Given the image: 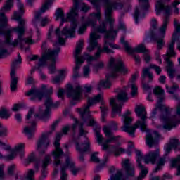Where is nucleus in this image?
<instances>
[{
    "label": "nucleus",
    "instance_id": "1",
    "mask_svg": "<svg viewBox=\"0 0 180 180\" xmlns=\"http://www.w3.org/2000/svg\"><path fill=\"white\" fill-rule=\"evenodd\" d=\"M12 6H13V0H8L0 11V36L6 37V43L7 44H10V46H13L14 47L20 44V49H23V43L33 44V39L30 37L23 38L25 32V23L26 22L22 18L23 13H25V11L23 10L25 6L19 1L18 2L19 12H14L13 17L14 20L18 22V26L13 29L6 30L8 18L5 16V12L11 11Z\"/></svg>",
    "mask_w": 180,
    "mask_h": 180
},
{
    "label": "nucleus",
    "instance_id": "2",
    "mask_svg": "<svg viewBox=\"0 0 180 180\" xmlns=\"http://www.w3.org/2000/svg\"><path fill=\"white\" fill-rule=\"evenodd\" d=\"M106 1L105 4V19L110 23V30L107 32L106 34L104 37V44L103 49L101 47H98V51L95 53L94 56H89L87 53H85V56L86 58L87 63H91L92 61H97L101 58V54L102 53H106L107 54H110V53H114V51L110 49H113L114 50L120 49L119 45H116L112 41L115 40L116 37V34L117 33V30H113V23L115 22V20L112 18V13H113V9L119 11L123 8V4L122 2H109L108 0Z\"/></svg>",
    "mask_w": 180,
    "mask_h": 180
},
{
    "label": "nucleus",
    "instance_id": "3",
    "mask_svg": "<svg viewBox=\"0 0 180 180\" xmlns=\"http://www.w3.org/2000/svg\"><path fill=\"white\" fill-rule=\"evenodd\" d=\"M135 112L138 117H140L141 120L136 122L134 126H130L133 122V119L130 117V111L127 110L123 115L124 126L121 127L122 131L129 133L132 137H134V132L136 129H139V126L141 131H146L147 130V111L146 108L143 105H136L135 108Z\"/></svg>",
    "mask_w": 180,
    "mask_h": 180
},
{
    "label": "nucleus",
    "instance_id": "4",
    "mask_svg": "<svg viewBox=\"0 0 180 180\" xmlns=\"http://www.w3.org/2000/svg\"><path fill=\"white\" fill-rule=\"evenodd\" d=\"M78 8H79V6L78 5V0H73V6L72 7L70 12L67 13L66 18H64V11L61 8H58L56 10V20L61 19L60 26H63L64 22H72L70 29L65 27L61 32V34L66 37H74L75 30L77 29V25L78 23Z\"/></svg>",
    "mask_w": 180,
    "mask_h": 180
},
{
    "label": "nucleus",
    "instance_id": "5",
    "mask_svg": "<svg viewBox=\"0 0 180 180\" xmlns=\"http://www.w3.org/2000/svg\"><path fill=\"white\" fill-rule=\"evenodd\" d=\"M109 69L111 71L110 74L106 75L105 80H101L98 84V89L101 91V88L103 87L105 89H108L112 86L110 79H115L117 77V72L120 74H127V68L123 65V62L120 59L115 60V58H110Z\"/></svg>",
    "mask_w": 180,
    "mask_h": 180
},
{
    "label": "nucleus",
    "instance_id": "6",
    "mask_svg": "<svg viewBox=\"0 0 180 180\" xmlns=\"http://www.w3.org/2000/svg\"><path fill=\"white\" fill-rule=\"evenodd\" d=\"M113 130L115 131L117 130V124L115 121H112L110 124L105 125L103 127V131L107 138L105 142H103V136L101 134V131L98 129L95 131L96 141L98 143L99 146L103 147L102 150L103 151H106V150L109 149V143L116 141L120 137L114 135Z\"/></svg>",
    "mask_w": 180,
    "mask_h": 180
},
{
    "label": "nucleus",
    "instance_id": "7",
    "mask_svg": "<svg viewBox=\"0 0 180 180\" xmlns=\"http://www.w3.org/2000/svg\"><path fill=\"white\" fill-rule=\"evenodd\" d=\"M103 97L102 94H97L94 98H89L87 101V105H84L82 108H78L77 110L82 117V120L84 122V123H87L88 126H95L96 122L92 115H91V112L89 111V108L93 105H96V103H99V102L103 103Z\"/></svg>",
    "mask_w": 180,
    "mask_h": 180
},
{
    "label": "nucleus",
    "instance_id": "8",
    "mask_svg": "<svg viewBox=\"0 0 180 180\" xmlns=\"http://www.w3.org/2000/svg\"><path fill=\"white\" fill-rule=\"evenodd\" d=\"M156 15H160L162 11L165 12V18H163V22L161 27L159 28L158 34H160L162 37H165V32L167 27H168V23H169V14L171 13V8L168 6L164 5V0H158L155 4Z\"/></svg>",
    "mask_w": 180,
    "mask_h": 180
},
{
    "label": "nucleus",
    "instance_id": "9",
    "mask_svg": "<svg viewBox=\"0 0 180 180\" xmlns=\"http://www.w3.org/2000/svg\"><path fill=\"white\" fill-rule=\"evenodd\" d=\"M41 110H39V114L34 115V108H30L28 113L26 116L27 123L31 125H28L24 127V133L28 137V139H32L36 131V119H41Z\"/></svg>",
    "mask_w": 180,
    "mask_h": 180
},
{
    "label": "nucleus",
    "instance_id": "10",
    "mask_svg": "<svg viewBox=\"0 0 180 180\" xmlns=\"http://www.w3.org/2000/svg\"><path fill=\"white\" fill-rule=\"evenodd\" d=\"M128 101L129 96H127L126 90H120L116 96V98H110V105L112 106V115L117 113L119 116H122L120 114L122 112V108H123L124 102Z\"/></svg>",
    "mask_w": 180,
    "mask_h": 180
},
{
    "label": "nucleus",
    "instance_id": "11",
    "mask_svg": "<svg viewBox=\"0 0 180 180\" xmlns=\"http://www.w3.org/2000/svg\"><path fill=\"white\" fill-rule=\"evenodd\" d=\"M84 48V41L79 40L76 46V49L74 53L75 63L76 64L73 70V78L75 79L79 77V69L81 68V65L86 60V56L85 53L79 56L82 49Z\"/></svg>",
    "mask_w": 180,
    "mask_h": 180
},
{
    "label": "nucleus",
    "instance_id": "12",
    "mask_svg": "<svg viewBox=\"0 0 180 180\" xmlns=\"http://www.w3.org/2000/svg\"><path fill=\"white\" fill-rule=\"evenodd\" d=\"M60 122L59 120L55 121L51 127V131L42 134L39 140L37 143V150L39 151L41 155H43L46 153L47 148L50 146V140L49 139V136L51 134V131H54L56 130V127H57V124Z\"/></svg>",
    "mask_w": 180,
    "mask_h": 180
},
{
    "label": "nucleus",
    "instance_id": "13",
    "mask_svg": "<svg viewBox=\"0 0 180 180\" xmlns=\"http://www.w3.org/2000/svg\"><path fill=\"white\" fill-rule=\"evenodd\" d=\"M84 92V96H87L86 94H91L92 92V86L91 85L86 84L84 89L79 84L76 85L75 87L69 86L67 89L68 98H72L73 101H79L81 98V94Z\"/></svg>",
    "mask_w": 180,
    "mask_h": 180
},
{
    "label": "nucleus",
    "instance_id": "14",
    "mask_svg": "<svg viewBox=\"0 0 180 180\" xmlns=\"http://www.w3.org/2000/svg\"><path fill=\"white\" fill-rule=\"evenodd\" d=\"M120 44H123L127 53H129V54H133V53H143L145 62L148 63L151 61V56L147 54V51H148V50L146 49L144 44H141L136 48L132 49L131 46H130L129 44V42L124 40V37H121Z\"/></svg>",
    "mask_w": 180,
    "mask_h": 180
},
{
    "label": "nucleus",
    "instance_id": "15",
    "mask_svg": "<svg viewBox=\"0 0 180 180\" xmlns=\"http://www.w3.org/2000/svg\"><path fill=\"white\" fill-rule=\"evenodd\" d=\"M61 137H63V134L58 133L56 134L54 142L55 150L51 153L54 158V165H56V167H58V165L61 164V161L60 160H61V157L64 155V150H63L60 147V141L61 140Z\"/></svg>",
    "mask_w": 180,
    "mask_h": 180
},
{
    "label": "nucleus",
    "instance_id": "16",
    "mask_svg": "<svg viewBox=\"0 0 180 180\" xmlns=\"http://www.w3.org/2000/svg\"><path fill=\"white\" fill-rule=\"evenodd\" d=\"M44 105L46 106V109L43 110V108H40L39 110H41V120L44 122H47L50 119V109L51 108H58L60 106V101H57L55 103H53V100L50 96H46Z\"/></svg>",
    "mask_w": 180,
    "mask_h": 180
},
{
    "label": "nucleus",
    "instance_id": "17",
    "mask_svg": "<svg viewBox=\"0 0 180 180\" xmlns=\"http://www.w3.org/2000/svg\"><path fill=\"white\" fill-rule=\"evenodd\" d=\"M19 64H22V57L20 56V54H18V59L14 60L11 65V72L10 73V75L11 77V83L10 86L12 92L16 91L18 81H19V78L16 77V68H18V65H19Z\"/></svg>",
    "mask_w": 180,
    "mask_h": 180
},
{
    "label": "nucleus",
    "instance_id": "18",
    "mask_svg": "<svg viewBox=\"0 0 180 180\" xmlns=\"http://www.w3.org/2000/svg\"><path fill=\"white\" fill-rule=\"evenodd\" d=\"M60 51H61V49L60 47H58L56 49L53 51L49 49L47 52H45L39 59L37 64V68L39 69L41 67H46V65H47V60H51L54 56H58Z\"/></svg>",
    "mask_w": 180,
    "mask_h": 180
},
{
    "label": "nucleus",
    "instance_id": "19",
    "mask_svg": "<svg viewBox=\"0 0 180 180\" xmlns=\"http://www.w3.org/2000/svg\"><path fill=\"white\" fill-rule=\"evenodd\" d=\"M139 2V6L136 7L134 14L136 23H139V16L140 13H144L150 9V1L148 0H138Z\"/></svg>",
    "mask_w": 180,
    "mask_h": 180
},
{
    "label": "nucleus",
    "instance_id": "20",
    "mask_svg": "<svg viewBox=\"0 0 180 180\" xmlns=\"http://www.w3.org/2000/svg\"><path fill=\"white\" fill-rule=\"evenodd\" d=\"M91 4L94 5L97 13L90 14V20L88 23L95 25L97 20H101V0H93L91 1Z\"/></svg>",
    "mask_w": 180,
    "mask_h": 180
},
{
    "label": "nucleus",
    "instance_id": "21",
    "mask_svg": "<svg viewBox=\"0 0 180 180\" xmlns=\"http://www.w3.org/2000/svg\"><path fill=\"white\" fill-rule=\"evenodd\" d=\"M122 168H124L125 171V179H127L129 178H134L136 174V169L134 168V165L130 162L129 159H124L122 160Z\"/></svg>",
    "mask_w": 180,
    "mask_h": 180
},
{
    "label": "nucleus",
    "instance_id": "22",
    "mask_svg": "<svg viewBox=\"0 0 180 180\" xmlns=\"http://www.w3.org/2000/svg\"><path fill=\"white\" fill-rule=\"evenodd\" d=\"M85 137V141L84 143H82V144H79L77 141H75V145L76 147V150L79 153L80 155L79 157V161L81 162H84V153H86L89 150V141H88V138Z\"/></svg>",
    "mask_w": 180,
    "mask_h": 180
},
{
    "label": "nucleus",
    "instance_id": "23",
    "mask_svg": "<svg viewBox=\"0 0 180 180\" xmlns=\"http://www.w3.org/2000/svg\"><path fill=\"white\" fill-rule=\"evenodd\" d=\"M53 2H54V0H46L44 4L42 5V6L40 8L39 11L35 12L34 18L32 20V23L34 25H37L39 20H40V18L41 16V13H44L53 5Z\"/></svg>",
    "mask_w": 180,
    "mask_h": 180
},
{
    "label": "nucleus",
    "instance_id": "24",
    "mask_svg": "<svg viewBox=\"0 0 180 180\" xmlns=\"http://www.w3.org/2000/svg\"><path fill=\"white\" fill-rule=\"evenodd\" d=\"M135 153L138 157V167L141 169V173L139 174V176L137 177L136 180H143V179L146 177V175L148 174V170L147 169V167H144V165L141 164V160H143L141 152L140 150H135Z\"/></svg>",
    "mask_w": 180,
    "mask_h": 180
},
{
    "label": "nucleus",
    "instance_id": "25",
    "mask_svg": "<svg viewBox=\"0 0 180 180\" xmlns=\"http://www.w3.org/2000/svg\"><path fill=\"white\" fill-rule=\"evenodd\" d=\"M25 95L27 96H31L30 101H41L43 99V96H44V91L41 89H36V87H32L30 90H29Z\"/></svg>",
    "mask_w": 180,
    "mask_h": 180
},
{
    "label": "nucleus",
    "instance_id": "26",
    "mask_svg": "<svg viewBox=\"0 0 180 180\" xmlns=\"http://www.w3.org/2000/svg\"><path fill=\"white\" fill-rule=\"evenodd\" d=\"M160 137V134L157 131L153 132H148L146 134V144L149 148H152L154 146H157V139Z\"/></svg>",
    "mask_w": 180,
    "mask_h": 180
},
{
    "label": "nucleus",
    "instance_id": "27",
    "mask_svg": "<svg viewBox=\"0 0 180 180\" xmlns=\"http://www.w3.org/2000/svg\"><path fill=\"white\" fill-rule=\"evenodd\" d=\"M160 157V149H156L155 151H150L144 157L145 164H150L151 162L153 165L155 164L157 159Z\"/></svg>",
    "mask_w": 180,
    "mask_h": 180
},
{
    "label": "nucleus",
    "instance_id": "28",
    "mask_svg": "<svg viewBox=\"0 0 180 180\" xmlns=\"http://www.w3.org/2000/svg\"><path fill=\"white\" fill-rule=\"evenodd\" d=\"M149 37L153 40H156L158 43V50H161L164 47L165 42H164V37L160 34H155L154 31L151 30L149 33Z\"/></svg>",
    "mask_w": 180,
    "mask_h": 180
},
{
    "label": "nucleus",
    "instance_id": "29",
    "mask_svg": "<svg viewBox=\"0 0 180 180\" xmlns=\"http://www.w3.org/2000/svg\"><path fill=\"white\" fill-rule=\"evenodd\" d=\"M101 36L98 35L96 32H92L90 34V45L87 47L88 51H94L95 47H98V39H100Z\"/></svg>",
    "mask_w": 180,
    "mask_h": 180
},
{
    "label": "nucleus",
    "instance_id": "30",
    "mask_svg": "<svg viewBox=\"0 0 180 180\" xmlns=\"http://www.w3.org/2000/svg\"><path fill=\"white\" fill-rule=\"evenodd\" d=\"M49 164H50V155H47L42 162V170L39 180H44L47 178V170H46V168H47Z\"/></svg>",
    "mask_w": 180,
    "mask_h": 180
},
{
    "label": "nucleus",
    "instance_id": "31",
    "mask_svg": "<svg viewBox=\"0 0 180 180\" xmlns=\"http://www.w3.org/2000/svg\"><path fill=\"white\" fill-rule=\"evenodd\" d=\"M27 164H30V162H35L34 168L37 171H39V168H40V160L36 158V155L34 153H31L28 158L27 159Z\"/></svg>",
    "mask_w": 180,
    "mask_h": 180
},
{
    "label": "nucleus",
    "instance_id": "32",
    "mask_svg": "<svg viewBox=\"0 0 180 180\" xmlns=\"http://www.w3.org/2000/svg\"><path fill=\"white\" fill-rule=\"evenodd\" d=\"M175 41H176V40L172 39V41L171 43L169 44L168 46V50H167V53L165 55V57H174L175 56V51L174 50V46L175 44Z\"/></svg>",
    "mask_w": 180,
    "mask_h": 180
},
{
    "label": "nucleus",
    "instance_id": "33",
    "mask_svg": "<svg viewBox=\"0 0 180 180\" xmlns=\"http://www.w3.org/2000/svg\"><path fill=\"white\" fill-rule=\"evenodd\" d=\"M171 167L176 168L177 173L176 176H179L180 175V155H179L176 159H174L171 161Z\"/></svg>",
    "mask_w": 180,
    "mask_h": 180
},
{
    "label": "nucleus",
    "instance_id": "34",
    "mask_svg": "<svg viewBox=\"0 0 180 180\" xmlns=\"http://www.w3.org/2000/svg\"><path fill=\"white\" fill-rule=\"evenodd\" d=\"M174 25L175 31L172 36V39H174V40L179 41V37H178L177 34L178 33H180V25L176 19H174Z\"/></svg>",
    "mask_w": 180,
    "mask_h": 180
},
{
    "label": "nucleus",
    "instance_id": "35",
    "mask_svg": "<svg viewBox=\"0 0 180 180\" xmlns=\"http://www.w3.org/2000/svg\"><path fill=\"white\" fill-rule=\"evenodd\" d=\"M146 77H148L150 81H153V78H154L153 73L150 72V69L148 68L143 69V74L141 76V82H144V79H146Z\"/></svg>",
    "mask_w": 180,
    "mask_h": 180
},
{
    "label": "nucleus",
    "instance_id": "36",
    "mask_svg": "<svg viewBox=\"0 0 180 180\" xmlns=\"http://www.w3.org/2000/svg\"><path fill=\"white\" fill-rule=\"evenodd\" d=\"M23 150H25V144L20 143L15 147L13 152L15 153V154H18V153H19L20 157V158H22L25 155V152L23 151Z\"/></svg>",
    "mask_w": 180,
    "mask_h": 180
},
{
    "label": "nucleus",
    "instance_id": "37",
    "mask_svg": "<svg viewBox=\"0 0 180 180\" xmlns=\"http://www.w3.org/2000/svg\"><path fill=\"white\" fill-rule=\"evenodd\" d=\"M91 19V17L89 18L87 21L86 22L85 24H83L79 29L78 34H84L85 33V30H86V27L87 26H93V27H95V25H96V22L94 24L92 23H88Z\"/></svg>",
    "mask_w": 180,
    "mask_h": 180
},
{
    "label": "nucleus",
    "instance_id": "38",
    "mask_svg": "<svg viewBox=\"0 0 180 180\" xmlns=\"http://www.w3.org/2000/svg\"><path fill=\"white\" fill-rule=\"evenodd\" d=\"M58 56H53L52 59H51V63L48 67L49 70H50V74H54L56 72V63L57 62V57Z\"/></svg>",
    "mask_w": 180,
    "mask_h": 180
},
{
    "label": "nucleus",
    "instance_id": "39",
    "mask_svg": "<svg viewBox=\"0 0 180 180\" xmlns=\"http://www.w3.org/2000/svg\"><path fill=\"white\" fill-rule=\"evenodd\" d=\"M64 72H65V71L63 70H60L59 71L60 75H58V76L55 77L52 79V82L53 84H60V82H62L63 79H64V78L65 77V75H64Z\"/></svg>",
    "mask_w": 180,
    "mask_h": 180
},
{
    "label": "nucleus",
    "instance_id": "40",
    "mask_svg": "<svg viewBox=\"0 0 180 180\" xmlns=\"http://www.w3.org/2000/svg\"><path fill=\"white\" fill-rule=\"evenodd\" d=\"M101 110V116H102V122H106V115H108V112L109 109L108 107L105 105V103H102V106L100 107Z\"/></svg>",
    "mask_w": 180,
    "mask_h": 180
},
{
    "label": "nucleus",
    "instance_id": "41",
    "mask_svg": "<svg viewBox=\"0 0 180 180\" xmlns=\"http://www.w3.org/2000/svg\"><path fill=\"white\" fill-rule=\"evenodd\" d=\"M0 117L1 119H9L11 117V114H9V110H6L5 108H1L0 110Z\"/></svg>",
    "mask_w": 180,
    "mask_h": 180
},
{
    "label": "nucleus",
    "instance_id": "42",
    "mask_svg": "<svg viewBox=\"0 0 180 180\" xmlns=\"http://www.w3.org/2000/svg\"><path fill=\"white\" fill-rule=\"evenodd\" d=\"M55 34L58 37V41L59 44H60V46H63V44L65 43V40L63 37H61V30H60V28H57L55 31Z\"/></svg>",
    "mask_w": 180,
    "mask_h": 180
},
{
    "label": "nucleus",
    "instance_id": "43",
    "mask_svg": "<svg viewBox=\"0 0 180 180\" xmlns=\"http://www.w3.org/2000/svg\"><path fill=\"white\" fill-rule=\"evenodd\" d=\"M109 180H125L122 171L118 170L115 176H111Z\"/></svg>",
    "mask_w": 180,
    "mask_h": 180
},
{
    "label": "nucleus",
    "instance_id": "44",
    "mask_svg": "<svg viewBox=\"0 0 180 180\" xmlns=\"http://www.w3.org/2000/svg\"><path fill=\"white\" fill-rule=\"evenodd\" d=\"M7 130L6 128L1 127L0 124V137H5L6 136ZM0 146L2 147H6V143L2 142V141L0 140Z\"/></svg>",
    "mask_w": 180,
    "mask_h": 180
},
{
    "label": "nucleus",
    "instance_id": "45",
    "mask_svg": "<svg viewBox=\"0 0 180 180\" xmlns=\"http://www.w3.org/2000/svg\"><path fill=\"white\" fill-rule=\"evenodd\" d=\"M83 122H81L79 125V136H85L86 134V131L84 130L83 126L84 124H86V126H94V125H88L87 122H84V120H82Z\"/></svg>",
    "mask_w": 180,
    "mask_h": 180
},
{
    "label": "nucleus",
    "instance_id": "46",
    "mask_svg": "<svg viewBox=\"0 0 180 180\" xmlns=\"http://www.w3.org/2000/svg\"><path fill=\"white\" fill-rule=\"evenodd\" d=\"M165 60L167 63L166 70H174V63L169 60V57H165Z\"/></svg>",
    "mask_w": 180,
    "mask_h": 180
},
{
    "label": "nucleus",
    "instance_id": "47",
    "mask_svg": "<svg viewBox=\"0 0 180 180\" xmlns=\"http://www.w3.org/2000/svg\"><path fill=\"white\" fill-rule=\"evenodd\" d=\"M166 89L169 94H175L176 90L179 89V87L178 85H173L171 88H169L168 85H166Z\"/></svg>",
    "mask_w": 180,
    "mask_h": 180
},
{
    "label": "nucleus",
    "instance_id": "48",
    "mask_svg": "<svg viewBox=\"0 0 180 180\" xmlns=\"http://www.w3.org/2000/svg\"><path fill=\"white\" fill-rule=\"evenodd\" d=\"M97 32H98V33H106V22H103L102 24L97 27Z\"/></svg>",
    "mask_w": 180,
    "mask_h": 180
},
{
    "label": "nucleus",
    "instance_id": "49",
    "mask_svg": "<svg viewBox=\"0 0 180 180\" xmlns=\"http://www.w3.org/2000/svg\"><path fill=\"white\" fill-rule=\"evenodd\" d=\"M131 96H132V98L137 96V86L134 84H131Z\"/></svg>",
    "mask_w": 180,
    "mask_h": 180
},
{
    "label": "nucleus",
    "instance_id": "50",
    "mask_svg": "<svg viewBox=\"0 0 180 180\" xmlns=\"http://www.w3.org/2000/svg\"><path fill=\"white\" fill-rule=\"evenodd\" d=\"M64 167H65V169H67V168H70V169H72L73 168H75V165L74 164V162L71 161V160L68 158L66 159V165Z\"/></svg>",
    "mask_w": 180,
    "mask_h": 180
},
{
    "label": "nucleus",
    "instance_id": "51",
    "mask_svg": "<svg viewBox=\"0 0 180 180\" xmlns=\"http://www.w3.org/2000/svg\"><path fill=\"white\" fill-rule=\"evenodd\" d=\"M167 1H169L171 0H167ZM179 4H180L179 0H175V1L172 4L173 8H174V13H176V15H178V13H179V8L176 7V5H179Z\"/></svg>",
    "mask_w": 180,
    "mask_h": 180
},
{
    "label": "nucleus",
    "instance_id": "52",
    "mask_svg": "<svg viewBox=\"0 0 180 180\" xmlns=\"http://www.w3.org/2000/svg\"><path fill=\"white\" fill-rule=\"evenodd\" d=\"M173 148L176 149V147L179 146V141L178 139H171L169 143Z\"/></svg>",
    "mask_w": 180,
    "mask_h": 180
},
{
    "label": "nucleus",
    "instance_id": "53",
    "mask_svg": "<svg viewBox=\"0 0 180 180\" xmlns=\"http://www.w3.org/2000/svg\"><path fill=\"white\" fill-rule=\"evenodd\" d=\"M153 94L155 95L162 96V95H164V90H162V89H161V87L157 86L154 89Z\"/></svg>",
    "mask_w": 180,
    "mask_h": 180
},
{
    "label": "nucleus",
    "instance_id": "54",
    "mask_svg": "<svg viewBox=\"0 0 180 180\" xmlns=\"http://www.w3.org/2000/svg\"><path fill=\"white\" fill-rule=\"evenodd\" d=\"M15 169H16V166L15 165H11L8 167V174L10 176H13V172H15Z\"/></svg>",
    "mask_w": 180,
    "mask_h": 180
},
{
    "label": "nucleus",
    "instance_id": "55",
    "mask_svg": "<svg viewBox=\"0 0 180 180\" xmlns=\"http://www.w3.org/2000/svg\"><path fill=\"white\" fill-rule=\"evenodd\" d=\"M150 68L155 70L158 75H160V74H161V68H160V66H157L156 65L151 64L150 65Z\"/></svg>",
    "mask_w": 180,
    "mask_h": 180
},
{
    "label": "nucleus",
    "instance_id": "56",
    "mask_svg": "<svg viewBox=\"0 0 180 180\" xmlns=\"http://www.w3.org/2000/svg\"><path fill=\"white\" fill-rule=\"evenodd\" d=\"M34 175V171L33 169H30L28 171V174L27 175L26 179L27 180H34L33 176Z\"/></svg>",
    "mask_w": 180,
    "mask_h": 180
},
{
    "label": "nucleus",
    "instance_id": "57",
    "mask_svg": "<svg viewBox=\"0 0 180 180\" xmlns=\"http://www.w3.org/2000/svg\"><path fill=\"white\" fill-rule=\"evenodd\" d=\"M98 152H96L91 155V160L93 162H99V158H98Z\"/></svg>",
    "mask_w": 180,
    "mask_h": 180
},
{
    "label": "nucleus",
    "instance_id": "58",
    "mask_svg": "<svg viewBox=\"0 0 180 180\" xmlns=\"http://www.w3.org/2000/svg\"><path fill=\"white\" fill-rule=\"evenodd\" d=\"M6 56H9L8 51L6 49H1L0 50V58H4Z\"/></svg>",
    "mask_w": 180,
    "mask_h": 180
},
{
    "label": "nucleus",
    "instance_id": "59",
    "mask_svg": "<svg viewBox=\"0 0 180 180\" xmlns=\"http://www.w3.org/2000/svg\"><path fill=\"white\" fill-rule=\"evenodd\" d=\"M23 108V105L22 104H15L13 106L12 110L13 112H18V110H20Z\"/></svg>",
    "mask_w": 180,
    "mask_h": 180
},
{
    "label": "nucleus",
    "instance_id": "60",
    "mask_svg": "<svg viewBox=\"0 0 180 180\" xmlns=\"http://www.w3.org/2000/svg\"><path fill=\"white\" fill-rule=\"evenodd\" d=\"M15 157H16V152H14L13 150L10 155L6 156V159L8 160V161H11V160H13Z\"/></svg>",
    "mask_w": 180,
    "mask_h": 180
},
{
    "label": "nucleus",
    "instance_id": "61",
    "mask_svg": "<svg viewBox=\"0 0 180 180\" xmlns=\"http://www.w3.org/2000/svg\"><path fill=\"white\" fill-rule=\"evenodd\" d=\"M125 153V150L123 148H120L115 150V155L116 157H118V155H120V154H123Z\"/></svg>",
    "mask_w": 180,
    "mask_h": 180
},
{
    "label": "nucleus",
    "instance_id": "62",
    "mask_svg": "<svg viewBox=\"0 0 180 180\" xmlns=\"http://www.w3.org/2000/svg\"><path fill=\"white\" fill-rule=\"evenodd\" d=\"M167 71V74H168L169 78H171L172 79L174 78L175 72H176L175 69H169Z\"/></svg>",
    "mask_w": 180,
    "mask_h": 180
},
{
    "label": "nucleus",
    "instance_id": "63",
    "mask_svg": "<svg viewBox=\"0 0 180 180\" xmlns=\"http://www.w3.org/2000/svg\"><path fill=\"white\" fill-rule=\"evenodd\" d=\"M49 22H50V20H49L47 17H45L41 20V26H43V27L46 26L47 25H49Z\"/></svg>",
    "mask_w": 180,
    "mask_h": 180
},
{
    "label": "nucleus",
    "instance_id": "64",
    "mask_svg": "<svg viewBox=\"0 0 180 180\" xmlns=\"http://www.w3.org/2000/svg\"><path fill=\"white\" fill-rule=\"evenodd\" d=\"M165 165V157L160 158L158 161V165L162 167Z\"/></svg>",
    "mask_w": 180,
    "mask_h": 180
}]
</instances>
